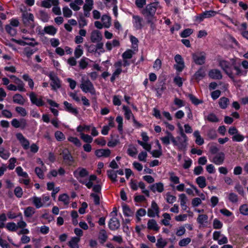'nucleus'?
Wrapping results in <instances>:
<instances>
[{
    "label": "nucleus",
    "mask_w": 248,
    "mask_h": 248,
    "mask_svg": "<svg viewBox=\"0 0 248 248\" xmlns=\"http://www.w3.org/2000/svg\"><path fill=\"white\" fill-rule=\"evenodd\" d=\"M218 104L220 108L225 109L229 104V100L225 97H222L220 98Z\"/></svg>",
    "instance_id": "obj_40"
},
{
    "label": "nucleus",
    "mask_w": 248,
    "mask_h": 248,
    "mask_svg": "<svg viewBox=\"0 0 248 248\" xmlns=\"http://www.w3.org/2000/svg\"><path fill=\"white\" fill-rule=\"evenodd\" d=\"M111 215L113 217L110 219L109 221L108 227L111 230H116L118 229L120 226V222L118 218L116 217V211L114 210L111 213Z\"/></svg>",
    "instance_id": "obj_10"
},
{
    "label": "nucleus",
    "mask_w": 248,
    "mask_h": 248,
    "mask_svg": "<svg viewBox=\"0 0 248 248\" xmlns=\"http://www.w3.org/2000/svg\"><path fill=\"white\" fill-rule=\"evenodd\" d=\"M46 170V168L43 169V168L36 167L35 169V172L37 176L40 179L44 178V172Z\"/></svg>",
    "instance_id": "obj_60"
},
{
    "label": "nucleus",
    "mask_w": 248,
    "mask_h": 248,
    "mask_svg": "<svg viewBox=\"0 0 248 248\" xmlns=\"http://www.w3.org/2000/svg\"><path fill=\"white\" fill-rule=\"evenodd\" d=\"M49 78L51 80L50 85L54 90H56L61 87V83L59 78L55 75H50Z\"/></svg>",
    "instance_id": "obj_25"
},
{
    "label": "nucleus",
    "mask_w": 248,
    "mask_h": 248,
    "mask_svg": "<svg viewBox=\"0 0 248 248\" xmlns=\"http://www.w3.org/2000/svg\"><path fill=\"white\" fill-rule=\"evenodd\" d=\"M119 143L120 140L118 138H112L108 142V146L109 147H114Z\"/></svg>",
    "instance_id": "obj_64"
},
{
    "label": "nucleus",
    "mask_w": 248,
    "mask_h": 248,
    "mask_svg": "<svg viewBox=\"0 0 248 248\" xmlns=\"http://www.w3.org/2000/svg\"><path fill=\"white\" fill-rule=\"evenodd\" d=\"M93 0H86L85 3L83 6L84 15L86 17L90 16V12L93 8Z\"/></svg>",
    "instance_id": "obj_23"
},
{
    "label": "nucleus",
    "mask_w": 248,
    "mask_h": 248,
    "mask_svg": "<svg viewBox=\"0 0 248 248\" xmlns=\"http://www.w3.org/2000/svg\"><path fill=\"white\" fill-rule=\"evenodd\" d=\"M132 23L134 28L137 30H141L144 26L143 19L137 15L132 16Z\"/></svg>",
    "instance_id": "obj_13"
},
{
    "label": "nucleus",
    "mask_w": 248,
    "mask_h": 248,
    "mask_svg": "<svg viewBox=\"0 0 248 248\" xmlns=\"http://www.w3.org/2000/svg\"><path fill=\"white\" fill-rule=\"evenodd\" d=\"M146 214V211L145 209L140 208L139 209L136 214L137 222L138 223L141 220V217L144 216Z\"/></svg>",
    "instance_id": "obj_50"
},
{
    "label": "nucleus",
    "mask_w": 248,
    "mask_h": 248,
    "mask_svg": "<svg viewBox=\"0 0 248 248\" xmlns=\"http://www.w3.org/2000/svg\"><path fill=\"white\" fill-rule=\"evenodd\" d=\"M22 78L26 81L28 82V85L31 89H33L34 87V82L28 74H24L22 76Z\"/></svg>",
    "instance_id": "obj_53"
},
{
    "label": "nucleus",
    "mask_w": 248,
    "mask_h": 248,
    "mask_svg": "<svg viewBox=\"0 0 248 248\" xmlns=\"http://www.w3.org/2000/svg\"><path fill=\"white\" fill-rule=\"evenodd\" d=\"M16 171L19 176L22 177L24 178H27L29 177L28 173L24 171L23 169L20 166L16 168Z\"/></svg>",
    "instance_id": "obj_52"
},
{
    "label": "nucleus",
    "mask_w": 248,
    "mask_h": 248,
    "mask_svg": "<svg viewBox=\"0 0 248 248\" xmlns=\"http://www.w3.org/2000/svg\"><path fill=\"white\" fill-rule=\"evenodd\" d=\"M80 240L79 237H73L68 242V246L71 248H78V243Z\"/></svg>",
    "instance_id": "obj_34"
},
{
    "label": "nucleus",
    "mask_w": 248,
    "mask_h": 248,
    "mask_svg": "<svg viewBox=\"0 0 248 248\" xmlns=\"http://www.w3.org/2000/svg\"><path fill=\"white\" fill-rule=\"evenodd\" d=\"M68 140L73 143L75 145H76L77 147H80L81 145V142L78 138L74 137H69L68 138Z\"/></svg>",
    "instance_id": "obj_61"
},
{
    "label": "nucleus",
    "mask_w": 248,
    "mask_h": 248,
    "mask_svg": "<svg viewBox=\"0 0 248 248\" xmlns=\"http://www.w3.org/2000/svg\"><path fill=\"white\" fill-rule=\"evenodd\" d=\"M188 138L186 134H183L175 138L173 145L177 147L179 150L185 152L188 145Z\"/></svg>",
    "instance_id": "obj_7"
},
{
    "label": "nucleus",
    "mask_w": 248,
    "mask_h": 248,
    "mask_svg": "<svg viewBox=\"0 0 248 248\" xmlns=\"http://www.w3.org/2000/svg\"><path fill=\"white\" fill-rule=\"evenodd\" d=\"M13 101L16 104L23 105L26 102V99L19 93H16L13 96Z\"/></svg>",
    "instance_id": "obj_31"
},
{
    "label": "nucleus",
    "mask_w": 248,
    "mask_h": 248,
    "mask_svg": "<svg viewBox=\"0 0 248 248\" xmlns=\"http://www.w3.org/2000/svg\"><path fill=\"white\" fill-rule=\"evenodd\" d=\"M196 182L201 188L205 187L206 186V179L203 176H199L196 179Z\"/></svg>",
    "instance_id": "obj_54"
},
{
    "label": "nucleus",
    "mask_w": 248,
    "mask_h": 248,
    "mask_svg": "<svg viewBox=\"0 0 248 248\" xmlns=\"http://www.w3.org/2000/svg\"><path fill=\"white\" fill-rule=\"evenodd\" d=\"M29 200L37 209L42 207H48L51 203L50 197L45 195H43L41 197L34 196L29 199Z\"/></svg>",
    "instance_id": "obj_4"
},
{
    "label": "nucleus",
    "mask_w": 248,
    "mask_h": 248,
    "mask_svg": "<svg viewBox=\"0 0 248 248\" xmlns=\"http://www.w3.org/2000/svg\"><path fill=\"white\" fill-rule=\"evenodd\" d=\"M102 39V35L100 31L93 30L91 34V40L93 43L100 42Z\"/></svg>",
    "instance_id": "obj_26"
},
{
    "label": "nucleus",
    "mask_w": 248,
    "mask_h": 248,
    "mask_svg": "<svg viewBox=\"0 0 248 248\" xmlns=\"http://www.w3.org/2000/svg\"><path fill=\"white\" fill-rule=\"evenodd\" d=\"M11 124L14 127L20 128L22 130L25 129L28 126L27 120L24 118L19 120L16 118L13 119L11 121Z\"/></svg>",
    "instance_id": "obj_11"
},
{
    "label": "nucleus",
    "mask_w": 248,
    "mask_h": 248,
    "mask_svg": "<svg viewBox=\"0 0 248 248\" xmlns=\"http://www.w3.org/2000/svg\"><path fill=\"white\" fill-rule=\"evenodd\" d=\"M120 45L119 41L117 40H113L112 42H108L106 44V48L108 50H111L113 47L118 46Z\"/></svg>",
    "instance_id": "obj_47"
},
{
    "label": "nucleus",
    "mask_w": 248,
    "mask_h": 248,
    "mask_svg": "<svg viewBox=\"0 0 248 248\" xmlns=\"http://www.w3.org/2000/svg\"><path fill=\"white\" fill-rule=\"evenodd\" d=\"M79 135L80 138L83 140L84 142L86 143H90L93 140V138L89 135L85 134L83 133H80Z\"/></svg>",
    "instance_id": "obj_48"
},
{
    "label": "nucleus",
    "mask_w": 248,
    "mask_h": 248,
    "mask_svg": "<svg viewBox=\"0 0 248 248\" xmlns=\"http://www.w3.org/2000/svg\"><path fill=\"white\" fill-rule=\"evenodd\" d=\"M59 1L58 0H43L41 2V6L49 8L51 7L52 5L56 6L58 5Z\"/></svg>",
    "instance_id": "obj_32"
},
{
    "label": "nucleus",
    "mask_w": 248,
    "mask_h": 248,
    "mask_svg": "<svg viewBox=\"0 0 248 248\" xmlns=\"http://www.w3.org/2000/svg\"><path fill=\"white\" fill-rule=\"evenodd\" d=\"M225 159V154L223 152L217 154L211 160V162L217 165L222 164Z\"/></svg>",
    "instance_id": "obj_22"
},
{
    "label": "nucleus",
    "mask_w": 248,
    "mask_h": 248,
    "mask_svg": "<svg viewBox=\"0 0 248 248\" xmlns=\"http://www.w3.org/2000/svg\"><path fill=\"white\" fill-rule=\"evenodd\" d=\"M9 77L14 79V82L16 85L13 84H9L7 86V89L8 90L12 91H18L21 92H23L26 91L25 84L20 79L15 75H10Z\"/></svg>",
    "instance_id": "obj_5"
},
{
    "label": "nucleus",
    "mask_w": 248,
    "mask_h": 248,
    "mask_svg": "<svg viewBox=\"0 0 248 248\" xmlns=\"http://www.w3.org/2000/svg\"><path fill=\"white\" fill-rule=\"evenodd\" d=\"M22 18L26 27L30 29H33L34 27V16L32 14L24 12L22 15Z\"/></svg>",
    "instance_id": "obj_9"
},
{
    "label": "nucleus",
    "mask_w": 248,
    "mask_h": 248,
    "mask_svg": "<svg viewBox=\"0 0 248 248\" xmlns=\"http://www.w3.org/2000/svg\"><path fill=\"white\" fill-rule=\"evenodd\" d=\"M83 3L82 0H75L70 4V7L74 11H78L80 9V6Z\"/></svg>",
    "instance_id": "obj_35"
},
{
    "label": "nucleus",
    "mask_w": 248,
    "mask_h": 248,
    "mask_svg": "<svg viewBox=\"0 0 248 248\" xmlns=\"http://www.w3.org/2000/svg\"><path fill=\"white\" fill-rule=\"evenodd\" d=\"M157 8H161V6L158 1H155L148 4L143 11L142 14L146 17L148 23H152L153 16Z\"/></svg>",
    "instance_id": "obj_3"
},
{
    "label": "nucleus",
    "mask_w": 248,
    "mask_h": 248,
    "mask_svg": "<svg viewBox=\"0 0 248 248\" xmlns=\"http://www.w3.org/2000/svg\"><path fill=\"white\" fill-rule=\"evenodd\" d=\"M179 200L180 202V205L182 208L186 207V203L187 201V198L185 194H180L179 195Z\"/></svg>",
    "instance_id": "obj_56"
},
{
    "label": "nucleus",
    "mask_w": 248,
    "mask_h": 248,
    "mask_svg": "<svg viewBox=\"0 0 248 248\" xmlns=\"http://www.w3.org/2000/svg\"><path fill=\"white\" fill-rule=\"evenodd\" d=\"M164 219L162 220V223L165 226H169L170 225V221L171 219L170 216L169 214L165 213L162 215Z\"/></svg>",
    "instance_id": "obj_59"
},
{
    "label": "nucleus",
    "mask_w": 248,
    "mask_h": 248,
    "mask_svg": "<svg viewBox=\"0 0 248 248\" xmlns=\"http://www.w3.org/2000/svg\"><path fill=\"white\" fill-rule=\"evenodd\" d=\"M59 201L62 202L64 205L67 206L70 202V197L66 194L60 195L59 197Z\"/></svg>",
    "instance_id": "obj_43"
},
{
    "label": "nucleus",
    "mask_w": 248,
    "mask_h": 248,
    "mask_svg": "<svg viewBox=\"0 0 248 248\" xmlns=\"http://www.w3.org/2000/svg\"><path fill=\"white\" fill-rule=\"evenodd\" d=\"M205 75V72L202 67L200 68L195 74L194 77L196 79L200 80Z\"/></svg>",
    "instance_id": "obj_44"
},
{
    "label": "nucleus",
    "mask_w": 248,
    "mask_h": 248,
    "mask_svg": "<svg viewBox=\"0 0 248 248\" xmlns=\"http://www.w3.org/2000/svg\"><path fill=\"white\" fill-rule=\"evenodd\" d=\"M174 60L177 63L174 65V67L178 72H181L185 67L184 60L182 56L179 54H177L175 56Z\"/></svg>",
    "instance_id": "obj_20"
},
{
    "label": "nucleus",
    "mask_w": 248,
    "mask_h": 248,
    "mask_svg": "<svg viewBox=\"0 0 248 248\" xmlns=\"http://www.w3.org/2000/svg\"><path fill=\"white\" fill-rule=\"evenodd\" d=\"M208 76L210 78L214 79H220L222 78L220 71L216 69L210 70Z\"/></svg>",
    "instance_id": "obj_28"
},
{
    "label": "nucleus",
    "mask_w": 248,
    "mask_h": 248,
    "mask_svg": "<svg viewBox=\"0 0 248 248\" xmlns=\"http://www.w3.org/2000/svg\"><path fill=\"white\" fill-rule=\"evenodd\" d=\"M31 102L38 107L43 106L45 105L44 102L42 100V97L38 98L36 94L31 92L29 94Z\"/></svg>",
    "instance_id": "obj_19"
},
{
    "label": "nucleus",
    "mask_w": 248,
    "mask_h": 248,
    "mask_svg": "<svg viewBox=\"0 0 248 248\" xmlns=\"http://www.w3.org/2000/svg\"><path fill=\"white\" fill-rule=\"evenodd\" d=\"M213 238L214 240L217 241L219 245L226 244L228 242L227 238L218 231L214 232Z\"/></svg>",
    "instance_id": "obj_15"
},
{
    "label": "nucleus",
    "mask_w": 248,
    "mask_h": 248,
    "mask_svg": "<svg viewBox=\"0 0 248 248\" xmlns=\"http://www.w3.org/2000/svg\"><path fill=\"white\" fill-rule=\"evenodd\" d=\"M10 153L8 150L4 147L0 146V157L4 160H7L10 156Z\"/></svg>",
    "instance_id": "obj_42"
},
{
    "label": "nucleus",
    "mask_w": 248,
    "mask_h": 248,
    "mask_svg": "<svg viewBox=\"0 0 248 248\" xmlns=\"http://www.w3.org/2000/svg\"><path fill=\"white\" fill-rule=\"evenodd\" d=\"M165 133L166 134V135L160 138V139L162 143L165 145H168L170 144V142H171L173 144L174 142H175V138L168 131H166Z\"/></svg>",
    "instance_id": "obj_18"
},
{
    "label": "nucleus",
    "mask_w": 248,
    "mask_h": 248,
    "mask_svg": "<svg viewBox=\"0 0 248 248\" xmlns=\"http://www.w3.org/2000/svg\"><path fill=\"white\" fill-rule=\"evenodd\" d=\"M22 39H23V40H19L17 41V43L21 46L27 45L34 46L37 45V43L36 42L33 38H29L23 36Z\"/></svg>",
    "instance_id": "obj_24"
},
{
    "label": "nucleus",
    "mask_w": 248,
    "mask_h": 248,
    "mask_svg": "<svg viewBox=\"0 0 248 248\" xmlns=\"http://www.w3.org/2000/svg\"><path fill=\"white\" fill-rule=\"evenodd\" d=\"M83 53V48L80 45H78L74 52L75 56L76 58H79L80 57Z\"/></svg>",
    "instance_id": "obj_58"
},
{
    "label": "nucleus",
    "mask_w": 248,
    "mask_h": 248,
    "mask_svg": "<svg viewBox=\"0 0 248 248\" xmlns=\"http://www.w3.org/2000/svg\"><path fill=\"white\" fill-rule=\"evenodd\" d=\"M80 87L84 93H90L92 95L95 94V91L93 84L89 79L85 80L84 78H82Z\"/></svg>",
    "instance_id": "obj_8"
},
{
    "label": "nucleus",
    "mask_w": 248,
    "mask_h": 248,
    "mask_svg": "<svg viewBox=\"0 0 248 248\" xmlns=\"http://www.w3.org/2000/svg\"><path fill=\"white\" fill-rule=\"evenodd\" d=\"M91 127V126L90 125H86V124H83V125H78L77 128V131L78 132L83 133L84 131L88 132L89 131Z\"/></svg>",
    "instance_id": "obj_57"
},
{
    "label": "nucleus",
    "mask_w": 248,
    "mask_h": 248,
    "mask_svg": "<svg viewBox=\"0 0 248 248\" xmlns=\"http://www.w3.org/2000/svg\"><path fill=\"white\" fill-rule=\"evenodd\" d=\"M98 238L100 240V242L102 244L106 241L108 238V235L105 230L102 229L100 231Z\"/></svg>",
    "instance_id": "obj_46"
},
{
    "label": "nucleus",
    "mask_w": 248,
    "mask_h": 248,
    "mask_svg": "<svg viewBox=\"0 0 248 248\" xmlns=\"http://www.w3.org/2000/svg\"><path fill=\"white\" fill-rule=\"evenodd\" d=\"M137 142L139 144L141 145L145 150L149 152H151V145L148 143V142H142L140 140H138Z\"/></svg>",
    "instance_id": "obj_63"
},
{
    "label": "nucleus",
    "mask_w": 248,
    "mask_h": 248,
    "mask_svg": "<svg viewBox=\"0 0 248 248\" xmlns=\"http://www.w3.org/2000/svg\"><path fill=\"white\" fill-rule=\"evenodd\" d=\"M165 199L168 203H173L176 201V197L170 194V193L168 192L165 195Z\"/></svg>",
    "instance_id": "obj_62"
},
{
    "label": "nucleus",
    "mask_w": 248,
    "mask_h": 248,
    "mask_svg": "<svg viewBox=\"0 0 248 248\" xmlns=\"http://www.w3.org/2000/svg\"><path fill=\"white\" fill-rule=\"evenodd\" d=\"M242 65L245 69H248V62L247 61H243L242 62ZM234 69L236 71L235 75L236 76H246L247 73V70H242L239 67L237 66H233Z\"/></svg>",
    "instance_id": "obj_16"
},
{
    "label": "nucleus",
    "mask_w": 248,
    "mask_h": 248,
    "mask_svg": "<svg viewBox=\"0 0 248 248\" xmlns=\"http://www.w3.org/2000/svg\"><path fill=\"white\" fill-rule=\"evenodd\" d=\"M27 224L25 221L21 219L17 224L13 222H8L5 226L7 230L10 232H16L18 229L20 230L17 232V234H27L30 232L28 229L26 228Z\"/></svg>",
    "instance_id": "obj_2"
},
{
    "label": "nucleus",
    "mask_w": 248,
    "mask_h": 248,
    "mask_svg": "<svg viewBox=\"0 0 248 248\" xmlns=\"http://www.w3.org/2000/svg\"><path fill=\"white\" fill-rule=\"evenodd\" d=\"M37 51V49L33 47H26L23 50V54L27 57H30L34 53Z\"/></svg>",
    "instance_id": "obj_39"
},
{
    "label": "nucleus",
    "mask_w": 248,
    "mask_h": 248,
    "mask_svg": "<svg viewBox=\"0 0 248 248\" xmlns=\"http://www.w3.org/2000/svg\"><path fill=\"white\" fill-rule=\"evenodd\" d=\"M101 21L104 28H108L111 25V18L107 15H104L101 17Z\"/></svg>",
    "instance_id": "obj_36"
},
{
    "label": "nucleus",
    "mask_w": 248,
    "mask_h": 248,
    "mask_svg": "<svg viewBox=\"0 0 248 248\" xmlns=\"http://www.w3.org/2000/svg\"><path fill=\"white\" fill-rule=\"evenodd\" d=\"M89 175L88 170L83 168L79 167L74 171V175L78 181L85 185L87 188H91L93 186V182L97 179V177L95 175H91L88 179L85 178Z\"/></svg>",
    "instance_id": "obj_1"
},
{
    "label": "nucleus",
    "mask_w": 248,
    "mask_h": 248,
    "mask_svg": "<svg viewBox=\"0 0 248 248\" xmlns=\"http://www.w3.org/2000/svg\"><path fill=\"white\" fill-rule=\"evenodd\" d=\"M24 213L26 217H31L35 213V209L32 207L29 206L25 209Z\"/></svg>",
    "instance_id": "obj_51"
},
{
    "label": "nucleus",
    "mask_w": 248,
    "mask_h": 248,
    "mask_svg": "<svg viewBox=\"0 0 248 248\" xmlns=\"http://www.w3.org/2000/svg\"><path fill=\"white\" fill-rule=\"evenodd\" d=\"M16 137L22 147L24 150H28L30 147V142L22 133H17L16 134Z\"/></svg>",
    "instance_id": "obj_14"
},
{
    "label": "nucleus",
    "mask_w": 248,
    "mask_h": 248,
    "mask_svg": "<svg viewBox=\"0 0 248 248\" xmlns=\"http://www.w3.org/2000/svg\"><path fill=\"white\" fill-rule=\"evenodd\" d=\"M192 59L195 63L198 65H202L205 63L206 54L203 52H200L192 54Z\"/></svg>",
    "instance_id": "obj_12"
},
{
    "label": "nucleus",
    "mask_w": 248,
    "mask_h": 248,
    "mask_svg": "<svg viewBox=\"0 0 248 248\" xmlns=\"http://www.w3.org/2000/svg\"><path fill=\"white\" fill-rule=\"evenodd\" d=\"M44 31L46 33L53 36L56 33L57 30L53 26H47L44 28Z\"/></svg>",
    "instance_id": "obj_38"
},
{
    "label": "nucleus",
    "mask_w": 248,
    "mask_h": 248,
    "mask_svg": "<svg viewBox=\"0 0 248 248\" xmlns=\"http://www.w3.org/2000/svg\"><path fill=\"white\" fill-rule=\"evenodd\" d=\"M138 153L137 147L133 145H130L127 149V154L132 157L135 156Z\"/></svg>",
    "instance_id": "obj_45"
},
{
    "label": "nucleus",
    "mask_w": 248,
    "mask_h": 248,
    "mask_svg": "<svg viewBox=\"0 0 248 248\" xmlns=\"http://www.w3.org/2000/svg\"><path fill=\"white\" fill-rule=\"evenodd\" d=\"M63 104L67 111L75 115H77L78 114L77 109L76 108L73 107L71 104L69 103L67 101H64Z\"/></svg>",
    "instance_id": "obj_33"
},
{
    "label": "nucleus",
    "mask_w": 248,
    "mask_h": 248,
    "mask_svg": "<svg viewBox=\"0 0 248 248\" xmlns=\"http://www.w3.org/2000/svg\"><path fill=\"white\" fill-rule=\"evenodd\" d=\"M194 137L196 138L195 142L199 145H202L204 143V140L200 135V133L199 131L196 130L194 131L193 133Z\"/></svg>",
    "instance_id": "obj_41"
},
{
    "label": "nucleus",
    "mask_w": 248,
    "mask_h": 248,
    "mask_svg": "<svg viewBox=\"0 0 248 248\" xmlns=\"http://www.w3.org/2000/svg\"><path fill=\"white\" fill-rule=\"evenodd\" d=\"M147 228L150 230L158 232L159 227L157 222L154 219H149L147 222Z\"/></svg>",
    "instance_id": "obj_30"
},
{
    "label": "nucleus",
    "mask_w": 248,
    "mask_h": 248,
    "mask_svg": "<svg viewBox=\"0 0 248 248\" xmlns=\"http://www.w3.org/2000/svg\"><path fill=\"white\" fill-rule=\"evenodd\" d=\"M15 110L18 115L22 117H25L28 115L27 110L22 107L18 106L16 107Z\"/></svg>",
    "instance_id": "obj_49"
},
{
    "label": "nucleus",
    "mask_w": 248,
    "mask_h": 248,
    "mask_svg": "<svg viewBox=\"0 0 248 248\" xmlns=\"http://www.w3.org/2000/svg\"><path fill=\"white\" fill-rule=\"evenodd\" d=\"M170 180L171 182L170 185H174L175 186V185L180 183L179 178L176 176L173 173H170Z\"/></svg>",
    "instance_id": "obj_55"
},
{
    "label": "nucleus",
    "mask_w": 248,
    "mask_h": 248,
    "mask_svg": "<svg viewBox=\"0 0 248 248\" xmlns=\"http://www.w3.org/2000/svg\"><path fill=\"white\" fill-rule=\"evenodd\" d=\"M159 213V207L156 203L153 201L151 204V207L148 209L147 215L148 217H153L156 216H158Z\"/></svg>",
    "instance_id": "obj_17"
},
{
    "label": "nucleus",
    "mask_w": 248,
    "mask_h": 248,
    "mask_svg": "<svg viewBox=\"0 0 248 248\" xmlns=\"http://www.w3.org/2000/svg\"><path fill=\"white\" fill-rule=\"evenodd\" d=\"M111 154V151L108 149H101L96 150L95 151V155L98 157H108Z\"/></svg>",
    "instance_id": "obj_27"
},
{
    "label": "nucleus",
    "mask_w": 248,
    "mask_h": 248,
    "mask_svg": "<svg viewBox=\"0 0 248 248\" xmlns=\"http://www.w3.org/2000/svg\"><path fill=\"white\" fill-rule=\"evenodd\" d=\"M208 220V216L206 215H200L197 218L198 222L202 226H205L207 225Z\"/></svg>",
    "instance_id": "obj_37"
},
{
    "label": "nucleus",
    "mask_w": 248,
    "mask_h": 248,
    "mask_svg": "<svg viewBox=\"0 0 248 248\" xmlns=\"http://www.w3.org/2000/svg\"><path fill=\"white\" fill-rule=\"evenodd\" d=\"M150 189L153 192L161 193L164 191V185L161 182L156 183L150 186Z\"/></svg>",
    "instance_id": "obj_29"
},
{
    "label": "nucleus",
    "mask_w": 248,
    "mask_h": 248,
    "mask_svg": "<svg viewBox=\"0 0 248 248\" xmlns=\"http://www.w3.org/2000/svg\"><path fill=\"white\" fill-rule=\"evenodd\" d=\"M134 54V51L131 49H127L123 53L122 55V58L123 59V65L124 66H127L130 64V62L128 60L130 59L132 57Z\"/></svg>",
    "instance_id": "obj_21"
},
{
    "label": "nucleus",
    "mask_w": 248,
    "mask_h": 248,
    "mask_svg": "<svg viewBox=\"0 0 248 248\" xmlns=\"http://www.w3.org/2000/svg\"><path fill=\"white\" fill-rule=\"evenodd\" d=\"M219 66L222 70L232 80H234L235 74H233L232 69V65H234L233 60H232V62L224 60H220L218 62Z\"/></svg>",
    "instance_id": "obj_6"
}]
</instances>
